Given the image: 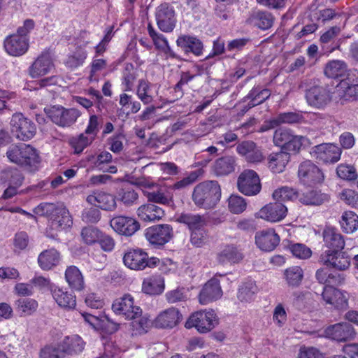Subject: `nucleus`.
<instances>
[{"label": "nucleus", "mask_w": 358, "mask_h": 358, "mask_svg": "<svg viewBox=\"0 0 358 358\" xmlns=\"http://www.w3.org/2000/svg\"><path fill=\"white\" fill-rule=\"evenodd\" d=\"M8 159L29 172L38 169L41 157L37 150L30 145L24 143L13 144L6 152Z\"/></svg>", "instance_id": "f257e3e1"}, {"label": "nucleus", "mask_w": 358, "mask_h": 358, "mask_svg": "<svg viewBox=\"0 0 358 358\" xmlns=\"http://www.w3.org/2000/svg\"><path fill=\"white\" fill-rule=\"evenodd\" d=\"M36 213L49 218L51 229L61 231L73 224L68 209L62 203H42L36 208Z\"/></svg>", "instance_id": "f03ea898"}, {"label": "nucleus", "mask_w": 358, "mask_h": 358, "mask_svg": "<svg viewBox=\"0 0 358 358\" xmlns=\"http://www.w3.org/2000/svg\"><path fill=\"white\" fill-rule=\"evenodd\" d=\"M221 197V188L217 181L207 180L196 185L192 199L194 204L205 209L213 208Z\"/></svg>", "instance_id": "7ed1b4c3"}, {"label": "nucleus", "mask_w": 358, "mask_h": 358, "mask_svg": "<svg viewBox=\"0 0 358 358\" xmlns=\"http://www.w3.org/2000/svg\"><path fill=\"white\" fill-rule=\"evenodd\" d=\"M123 262L131 269L143 270L146 267L157 266L160 260L155 257L149 258L147 252L142 249L137 248L127 251L124 255Z\"/></svg>", "instance_id": "20e7f679"}, {"label": "nucleus", "mask_w": 358, "mask_h": 358, "mask_svg": "<svg viewBox=\"0 0 358 358\" xmlns=\"http://www.w3.org/2000/svg\"><path fill=\"white\" fill-rule=\"evenodd\" d=\"M217 324L218 320L214 310H199L189 316L185 327L187 329L195 327L200 333H207L215 328Z\"/></svg>", "instance_id": "39448f33"}, {"label": "nucleus", "mask_w": 358, "mask_h": 358, "mask_svg": "<svg viewBox=\"0 0 358 358\" xmlns=\"http://www.w3.org/2000/svg\"><path fill=\"white\" fill-rule=\"evenodd\" d=\"M304 138L302 136L294 135L291 129L287 128H279L273 134L274 144L288 152H298Z\"/></svg>", "instance_id": "423d86ee"}, {"label": "nucleus", "mask_w": 358, "mask_h": 358, "mask_svg": "<svg viewBox=\"0 0 358 358\" xmlns=\"http://www.w3.org/2000/svg\"><path fill=\"white\" fill-rule=\"evenodd\" d=\"M45 111L52 122L62 127L73 124L80 116V112L74 108H65L62 106H52Z\"/></svg>", "instance_id": "0eeeda50"}, {"label": "nucleus", "mask_w": 358, "mask_h": 358, "mask_svg": "<svg viewBox=\"0 0 358 358\" xmlns=\"http://www.w3.org/2000/svg\"><path fill=\"white\" fill-rule=\"evenodd\" d=\"M11 131L20 141L32 138L36 132L35 124L22 113H15L10 120Z\"/></svg>", "instance_id": "6e6552de"}, {"label": "nucleus", "mask_w": 358, "mask_h": 358, "mask_svg": "<svg viewBox=\"0 0 358 358\" xmlns=\"http://www.w3.org/2000/svg\"><path fill=\"white\" fill-rule=\"evenodd\" d=\"M145 236L152 245L160 248L171 240L173 230L170 224H157L148 227L145 230Z\"/></svg>", "instance_id": "1a4fd4ad"}, {"label": "nucleus", "mask_w": 358, "mask_h": 358, "mask_svg": "<svg viewBox=\"0 0 358 358\" xmlns=\"http://www.w3.org/2000/svg\"><path fill=\"white\" fill-rule=\"evenodd\" d=\"M298 177L302 184L308 186L321 183L324 178L321 169L310 160H306L299 164Z\"/></svg>", "instance_id": "9d476101"}, {"label": "nucleus", "mask_w": 358, "mask_h": 358, "mask_svg": "<svg viewBox=\"0 0 358 358\" xmlns=\"http://www.w3.org/2000/svg\"><path fill=\"white\" fill-rule=\"evenodd\" d=\"M238 190L246 196L257 194L262 189L260 179L257 173L250 169L245 170L238 178Z\"/></svg>", "instance_id": "9b49d317"}, {"label": "nucleus", "mask_w": 358, "mask_h": 358, "mask_svg": "<svg viewBox=\"0 0 358 358\" xmlns=\"http://www.w3.org/2000/svg\"><path fill=\"white\" fill-rule=\"evenodd\" d=\"M155 19L158 28L163 32H171L176 27L175 10L168 3H161L156 8Z\"/></svg>", "instance_id": "f8f14e48"}, {"label": "nucleus", "mask_w": 358, "mask_h": 358, "mask_svg": "<svg viewBox=\"0 0 358 358\" xmlns=\"http://www.w3.org/2000/svg\"><path fill=\"white\" fill-rule=\"evenodd\" d=\"M112 309L115 314L123 315L128 320H134L142 314V309L134 306V299L130 294H124L115 299L112 304Z\"/></svg>", "instance_id": "ddd939ff"}, {"label": "nucleus", "mask_w": 358, "mask_h": 358, "mask_svg": "<svg viewBox=\"0 0 358 358\" xmlns=\"http://www.w3.org/2000/svg\"><path fill=\"white\" fill-rule=\"evenodd\" d=\"M326 336L339 343L353 340L357 334L354 327L349 322H342L328 326L324 329Z\"/></svg>", "instance_id": "4468645a"}, {"label": "nucleus", "mask_w": 358, "mask_h": 358, "mask_svg": "<svg viewBox=\"0 0 358 358\" xmlns=\"http://www.w3.org/2000/svg\"><path fill=\"white\" fill-rule=\"evenodd\" d=\"M341 149L332 143H322L312 148L310 154L318 162L322 163H336L340 158Z\"/></svg>", "instance_id": "2eb2a0df"}, {"label": "nucleus", "mask_w": 358, "mask_h": 358, "mask_svg": "<svg viewBox=\"0 0 358 358\" xmlns=\"http://www.w3.org/2000/svg\"><path fill=\"white\" fill-rule=\"evenodd\" d=\"M113 229L120 235L131 236L140 229V223L135 218L125 215L114 216L110 221Z\"/></svg>", "instance_id": "dca6fc26"}, {"label": "nucleus", "mask_w": 358, "mask_h": 358, "mask_svg": "<svg viewBox=\"0 0 358 358\" xmlns=\"http://www.w3.org/2000/svg\"><path fill=\"white\" fill-rule=\"evenodd\" d=\"M287 208L281 202L275 201L263 206L255 213L257 218H261L270 222H278L287 215Z\"/></svg>", "instance_id": "f3484780"}, {"label": "nucleus", "mask_w": 358, "mask_h": 358, "mask_svg": "<svg viewBox=\"0 0 358 358\" xmlns=\"http://www.w3.org/2000/svg\"><path fill=\"white\" fill-rule=\"evenodd\" d=\"M306 99L308 105L317 108H322L331 101V97L327 87L315 85L306 90Z\"/></svg>", "instance_id": "a211bd4d"}, {"label": "nucleus", "mask_w": 358, "mask_h": 358, "mask_svg": "<svg viewBox=\"0 0 358 358\" xmlns=\"http://www.w3.org/2000/svg\"><path fill=\"white\" fill-rule=\"evenodd\" d=\"M320 260L324 265L331 266L339 271H345L350 265V257L341 250L334 252L327 250L321 255Z\"/></svg>", "instance_id": "6ab92c4d"}, {"label": "nucleus", "mask_w": 358, "mask_h": 358, "mask_svg": "<svg viewBox=\"0 0 358 358\" xmlns=\"http://www.w3.org/2000/svg\"><path fill=\"white\" fill-rule=\"evenodd\" d=\"M280 236L273 229L257 231L255 234V243L262 251H273L279 244Z\"/></svg>", "instance_id": "aec40b11"}, {"label": "nucleus", "mask_w": 358, "mask_h": 358, "mask_svg": "<svg viewBox=\"0 0 358 358\" xmlns=\"http://www.w3.org/2000/svg\"><path fill=\"white\" fill-rule=\"evenodd\" d=\"M88 203L106 211H113L117 207L115 197L101 191H94L86 198Z\"/></svg>", "instance_id": "412c9836"}, {"label": "nucleus", "mask_w": 358, "mask_h": 358, "mask_svg": "<svg viewBox=\"0 0 358 358\" xmlns=\"http://www.w3.org/2000/svg\"><path fill=\"white\" fill-rule=\"evenodd\" d=\"M236 151L250 163H259L264 159L261 148L251 141H245L238 143Z\"/></svg>", "instance_id": "4be33fe9"}, {"label": "nucleus", "mask_w": 358, "mask_h": 358, "mask_svg": "<svg viewBox=\"0 0 358 358\" xmlns=\"http://www.w3.org/2000/svg\"><path fill=\"white\" fill-rule=\"evenodd\" d=\"M341 31L340 27L334 26L320 36V42L323 54L328 55L339 48L341 42L337 38Z\"/></svg>", "instance_id": "5701e85b"}, {"label": "nucleus", "mask_w": 358, "mask_h": 358, "mask_svg": "<svg viewBox=\"0 0 358 358\" xmlns=\"http://www.w3.org/2000/svg\"><path fill=\"white\" fill-rule=\"evenodd\" d=\"M222 295L220 280L215 278L210 279L201 290L199 296L201 304H207L219 299Z\"/></svg>", "instance_id": "b1692460"}, {"label": "nucleus", "mask_w": 358, "mask_h": 358, "mask_svg": "<svg viewBox=\"0 0 358 358\" xmlns=\"http://www.w3.org/2000/svg\"><path fill=\"white\" fill-rule=\"evenodd\" d=\"M182 320V315L175 308H170L161 312L154 321L155 326L162 329H172Z\"/></svg>", "instance_id": "393cba45"}, {"label": "nucleus", "mask_w": 358, "mask_h": 358, "mask_svg": "<svg viewBox=\"0 0 358 358\" xmlns=\"http://www.w3.org/2000/svg\"><path fill=\"white\" fill-rule=\"evenodd\" d=\"M176 44L186 54L192 53L197 57L203 54V44L199 38L194 36L180 35L176 40Z\"/></svg>", "instance_id": "a878e982"}, {"label": "nucleus", "mask_w": 358, "mask_h": 358, "mask_svg": "<svg viewBox=\"0 0 358 358\" xmlns=\"http://www.w3.org/2000/svg\"><path fill=\"white\" fill-rule=\"evenodd\" d=\"M28 39L17 34L11 35L4 41L6 51L12 56H20L28 50Z\"/></svg>", "instance_id": "bb28decb"}, {"label": "nucleus", "mask_w": 358, "mask_h": 358, "mask_svg": "<svg viewBox=\"0 0 358 358\" xmlns=\"http://www.w3.org/2000/svg\"><path fill=\"white\" fill-rule=\"evenodd\" d=\"M323 241L324 245L331 252L342 250L345 247L343 236L334 228L326 227L323 232Z\"/></svg>", "instance_id": "cd10ccee"}, {"label": "nucleus", "mask_w": 358, "mask_h": 358, "mask_svg": "<svg viewBox=\"0 0 358 358\" xmlns=\"http://www.w3.org/2000/svg\"><path fill=\"white\" fill-rule=\"evenodd\" d=\"M65 357L77 355L83 352L85 343L78 335L67 336L59 342Z\"/></svg>", "instance_id": "c85d7f7f"}, {"label": "nucleus", "mask_w": 358, "mask_h": 358, "mask_svg": "<svg viewBox=\"0 0 358 358\" xmlns=\"http://www.w3.org/2000/svg\"><path fill=\"white\" fill-rule=\"evenodd\" d=\"M53 62L48 53H42L29 67V74L32 78L44 76L53 68Z\"/></svg>", "instance_id": "c756f323"}, {"label": "nucleus", "mask_w": 358, "mask_h": 358, "mask_svg": "<svg viewBox=\"0 0 358 358\" xmlns=\"http://www.w3.org/2000/svg\"><path fill=\"white\" fill-rule=\"evenodd\" d=\"M236 158L233 156H224L217 159L212 165V171L217 176H227L235 171Z\"/></svg>", "instance_id": "7c9ffc66"}, {"label": "nucleus", "mask_w": 358, "mask_h": 358, "mask_svg": "<svg viewBox=\"0 0 358 358\" xmlns=\"http://www.w3.org/2000/svg\"><path fill=\"white\" fill-rule=\"evenodd\" d=\"M136 213L138 217L145 222L158 221L164 215V211L162 208L150 203L141 205Z\"/></svg>", "instance_id": "2f4dec72"}, {"label": "nucleus", "mask_w": 358, "mask_h": 358, "mask_svg": "<svg viewBox=\"0 0 358 358\" xmlns=\"http://www.w3.org/2000/svg\"><path fill=\"white\" fill-rule=\"evenodd\" d=\"M314 294L308 291H296L293 293V306L299 310L308 312L314 308Z\"/></svg>", "instance_id": "473e14b6"}, {"label": "nucleus", "mask_w": 358, "mask_h": 358, "mask_svg": "<svg viewBox=\"0 0 358 358\" xmlns=\"http://www.w3.org/2000/svg\"><path fill=\"white\" fill-rule=\"evenodd\" d=\"M329 199V195L322 192L320 189H308L299 196V201L306 206H320Z\"/></svg>", "instance_id": "72a5a7b5"}, {"label": "nucleus", "mask_w": 358, "mask_h": 358, "mask_svg": "<svg viewBox=\"0 0 358 358\" xmlns=\"http://www.w3.org/2000/svg\"><path fill=\"white\" fill-rule=\"evenodd\" d=\"M290 159V155L288 151L281 150L277 152H272L268 157V168L273 173H282Z\"/></svg>", "instance_id": "f704fd0d"}, {"label": "nucleus", "mask_w": 358, "mask_h": 358, "mask_svg": "<svg viewBox=\"0 0 358 358\" xmlns=\"http://www.w3.org/2000/svg\"><path fill=\"white\" fill-rule=\"evenodd\" d=\"M52 295L57 303L66 310H73L76 306V296L71 292L55 287L52 289Z\"/></svg>", "instance_id": "c9c22d12"}, {"label": "nucleus", "mask_w": 358, "mask_h": 358, "mask_svg": "<svg viewBox=\"0 0 358 358\" xmlns=\"http://www.w3.org/2000/svg\"><path fill=\"white\" fill-rule=\"evenodd\" d=\"M243 259V253L234 245H227L217 254V259L220 264L227 262L236 264Z\"/></svg>", "instance_id": "e433bc0d"}, {"label": "nucleus", "mask_w": 358, "mask_h": 358, "mask_svg": "<svg viewBox=\"0 0 358 358\" xmlns=\"http://www.w3.org/2000/svg\"><path fill=\"white\" fill-rule=\"evenodd\" d=\"M59 253L55 248L43 251L38 257V263L43 270H50L59 262Z\"/></svg>", "instance_id": "4c0bfd02"}, {"label": "nucleus", "mask_w": 358, "mask_h": 358, "mask_svg": "<svg viewBox=\"0 0 358 358\" xmlns=\"http://www.w3.org/2000/svg\"><path fill=\"white\" fill-rule=\"evenodd\" d=\"M65 278L71 288L78 291L84 288L83 276L76 266H70L66 268Z\"/></svg>", "instance_id": "58836bf2"}, {"label": "nucleus", "mask_w": 358, "mask_h": 358, "mask_svg": "<svg viewBox=\"0 0 358 358\" xmlns=\"http://www.w3.org/2000/svg\"><path fill=\"white\" fill-rule=\"evenodd\" d=\"M177 221L187 225L190 231L206 225L204 216L190 213H182L177 218Z\"/></svg>", "instance_id": "ea45409f"}, {"label": "nucleus", "mask_w": 358, "mask_h": 358, "mask_svg": "<svg viewBox=\"0 0 358 358\" xmlns=\"http://www.w3.org/2000/svg\"><path fill=\"white\" fill-rule=\"evenodd\" d=\"M0 180L4 184L21 186L24 176L17 169L9 167L0 173Z\"/></svg>", "instance_id": "a19ab883"}, {"label": "nucleus", "mask_w": 358, "mask_h": 358, "mask_svg": "<svg viewBox=\"0 0 358 358\" xmlns=\"http://www.w3.org/2000/svg\"><path fill=\"white\" fill-rule=\"evenodd\" d=\"M164 289V280L160 277H149L143 282L142 291L147 294H160L163 292Z\"/></svg>", "instance_id": "79ce46f5"}, {"label": "nucleus", "mask_w": 358, "mask_h": 358, "mask_svg": "<svg viewBox=\"0 0 358 358\" xmlns=\"http://www.w3.org/2000/svg\"><path fill=\"white\" fill-rule=\"evenodd\" d=\"M324 72L328 78H342L347 73V65L343 61L333 60L326 64Z\"/></svg>", "instance_id": "37998d69"}, {"label": "nucleus", "mask_w": 358, "mask_h": 358, "mask_svg": "<svg viewBox=\"0 0 358 358\" xmlns=\"http://www.w3.org/2000/svg\"><path fill=\"white\" fill-rule=\"evenodd\" d=\"M300 194L299 192L291 187L283 186L274 190L272 197L275 201L278 202L294 201L296 199H299Z\"/></svg>", "instance_id": "c03bdc74"}, {"label": "nucleus", "mask_w": 358, "mask_h": 358, "mask_svg": "<svg viewBox=\"0 0 358 358\" xmlns=\"http://www.w3.org/2000/svg\"><path fill=\"white\" fill-rule=\"evenodd\" d=\"M252 21L258 28L266 30L273 26L274 17L268 12L257 11L252 15Z\"/></svg>", "instance_id": "a18cd8bd"}, {"label": "nucleus", "mask_w": 358, "mask_h": 358, "mask_svg": "<svg viewBox=\"0 0 358 358\" xmlns=\"http://www.w3.org/2000/svg\"><path fill=\"white\" fill-rule=\"evenodd\" d=\"M287 283L291 287H299L303 278V271L300 266H292L284 273Z\"/></svg>", "instance_id": "49530a36"}, {"label": "nucleus", "mask_w": 358, "mask_h": 358, "mask_svg": "<svg viewBox=\"0 0 358 358\" xmlns=\"http://www.w3.org/2000/svg\"><path fill=\"white\" fill-rule=\"evenodd\" d=\"M343 231L347 234L354 232L358 227V216L352 211L345 212L340 220Z\"/></svg>", "instance_id": "de8ad7c7"}, {"label": "nucleus", "mask_w": 358, "mask_h": 358, "mask_svg": "<svg viewBox=\"0 0 358 358\" xmlns=\"http://www.w3.org/2000/svg\"><path fill=\"white\" fill-rule=\"evenodd\" d=\"M257 292V287L254 282H247L240 286L237 297L241 302H250Z\"/></svg>", "instance_id": "09e8293b"}, {"label": "nucleus", "mask_w": 358, "mask_h": 358, "mask_svg": "<svg viewBox=\"0 0 358 358\" xmlns=\"http://www.w3.org/2000/svg\"><path fill=\"white\" fill-rule=\"evenodd\" d=\"M40 358H65L59 343H50L42 348L39 352Z\"/></svg>", "instance_id": "8fccbe9b"}, {"label": "nucleus", "mask_w": 358, "mask_h": 358, "mask_svg": "<svg viewBox=\"0 0 358 358\" xmlns=\"http://www.w3.org/2000/svg\"><path fill=\"white\" fill-rule=\"evenodd\" d=\"M94 140V139L90 136H87L84 133L70 138L69 143L74 149L75 153L80 154L86 147L90 145Z\"/></svg>", "instance_id": "3c124183"}, {"label": "nucleus", "mask_w": 358, "mask_h": 358, "mask_svg": "<svg viewBox=\"0 0 358 358\" xmlns=\"http://www.w3.org/2000/svg\"><path fill=\"white\" fill-rule=\"evenodd\" d=\"M270 96L271 92L268 89H262L260 86H257L250 91L245 97V99L251 100L254 101V103H256V106H257L267 100Z\"/></svg>", "instance_id": "603ef678"}, {"label": "nucleus", "mask_w": 358, "mask_h": 358, "mask_svg": "<svg viewBox=\"0 0 358 358\" xmlns=\"http://www.w3.org/2000/svg\"><path fill=\"white\" fill-rule=\"evenodd\" d=\"M17 310L21 315H30L36 311L38 307L36 301L29 298H22L16 301Z\"/></svg>", "instance_id": "864d4df0"}, {"label": "nucleus", "mask_w": 358, "mask_h": 358, "mask_svg": "<svg viewBox=\"0 0 358 358\" xmlns=\"http://www.w3.org/2000/svg\"><path fill=\"white\" fill-rule=\"evenodd\" d=\"M136 78V74L134 65L131 63H126L122 73V84L125 87L124 91L132 90Z\"/></svg>", "instance_id": "5fc2aeb1"}, {"label": "nucleus", "mask_w": 358, "mask_h": 358, "mask_svg": "<svg viewBox=\"0 0 358 358\" xmlns=\"http://www.w3.org/2000/svg\"><path fill=\"white\" fill-rule=\"evenodd\" d=\"M86 57V51L81 49L77 50L73 54L68 57L65 61V65L69 69H75L83 65Z\"/></svg>", "instance_id": "6e6d98bb"}, {"label": "nucleus", "mask_w": 358, "mask_h": 358, "mask_svg": "<svg viewBox=\"0 0 358 358\" xmlns=\"http://www.w3.org/2000/svg\"><path fill=\"white\" fill-rule=\"evenodd\" d=\"M117 196L118 199L127 206L134 204L138 198V193L130 187L120 189Z\"/></svg>", "instance_id": "4d7b16f0"}, {"label": "nucleus", "mask_w": 358, "mask_h": 358, "mask_svg": "<svg viewBox=\"0 0 358 358\" xmlns=\"http://www.w3.org/2000/svg\"><path fill=\"white\" fill-rule=\"evenodd\" d=\"M102 124L103 118L101 116H98L96 115H90L88 125L85 130V134L95 139Z\"/></svg>", "instance_id": "13d9d810"}, {"label": "nucleus", "mask_w": 358, "mask_h": 358, "mask_svg": "<svg viewBox=\"0 0 358 358\" xmlns=\"http://www.w3.org/2000/svg\"><path fill=\"white\" fill-rule=\"evenodd\" d=\"M81 236L85 243L91 245L99 240L101 231L96 227H87L82 229Z\"/></svg>", "instance_id": "bf43d9fd"}, {"label": "nucleus", "mask_w": 358, "mask_h": 358, "mask_svg": "<svg viewBox=\"0 0 358 358\" xmlns=\"http://www.w3.org/2000/svg\"><path fill=\"white\" fill-rule=\"evenodd\" d=\"M144 194L150 203L169 204L172 202L171 198L165 195L161 190L145 191Z\"/></svg>", "instance_id": "052dcab7"}, {"label": "nucleus", "mask_w": 358, "mask_h": 358, "mask_svg": "<svg viewBox=\"0 0 358 358\" xmlns=\"http://www.w3.org/2000/svg\"><path fill=\"white\" fill-rule=\"evenodd\" d=\"M133 331L134 334H143L148 331L150 326V320L145 315L138 316L137 318L133 320L131 322Z\"/></svg>", "instance_id": "680f3d73"}, {"label": "nucleus", "mask_w": 358, "mask_h": 358, "mask_svg": "<svg viewBox=\"0 0 358 358\" xmlns=\"http://www.w3.org/2000/svg\"><path fill=\"white\" fill-rule=\"evenodd\" d=\"M276 117L279 126L282 124L301 123L303 120V115L300 113L296 112L282 113L278 115Z\"/></svg>", "instance_id": "e2e57ef3"}, {"label": "nucleus", "mask_w": 358, "mask_h": 358, "mask_svg": "<svg viewBox=\"0 0 358 358\" xmlns=\"http://www.w3.org/2000/svg\"><path fill=\"white\" fill-rule=\"evenodd\" d=\"M246 206L245 201L240 196L231 195L228 199L229 208L233 213H241L245 210Z\"/></svg>", "instance_id": "0e129e2a"}, {"label": "nucleus", "mask_w": 358, "mask_h": 358, "mask_svg": "<svg viewBox=\"0 0 358 358\" xmlns=\"http://www.w3.org/2000/svg\"><path fill=\"white\" fill-rule=\"evenodd\" d=\"M336 173L339 178L344 180H355L357 178L355 168L350 165L340 164L336 169Z\"/></svg>", "instance_id": "69168bd1"}, {"label": "nucleus", "mask_w": 358, "mask_h": 358, "mask_svg": "<svg viewBox=\"0 0 358 358\" xmlns=\"http://www.w3.org/2000/svg\"><path fill=\"white\" fill-rule=\"evenodd\" d=\"M207 234L205 227L191 231L190 241L196 247H201L206 242Z\"/></svg>", "instance_id": "338daca9"}, {"label": "nucleus", "mask_w": 358, "mask_h": 358, "mask_svg": "<svg viewBox=\"0 0 358 358\" xmlns=\"http://www.w3.org/2000/svg\"><path fill=\"white\" fill-rule=\"evenodd\" d=\"M358 85V71L357 70L350 71L345 73L338 85L340 89L349 87L356 86Z\"/></svg>", "instance_id": "774afa93"}]
</instances>
